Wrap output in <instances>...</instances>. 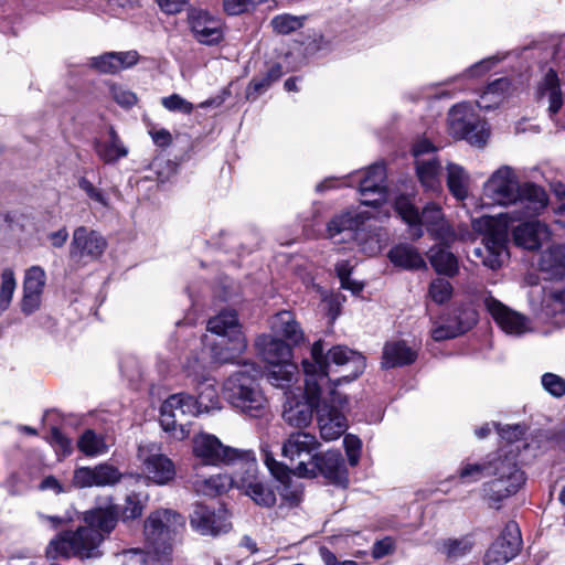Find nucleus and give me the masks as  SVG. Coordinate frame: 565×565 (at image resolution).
I'll list each match as a JSON object with an SVG mask.
<instances>
[{
	"label": "nucleus",
	"instance_id": "19",
	"mask_svg": "<svg viewBox=\"0 0 565 565\" xmlns=\"http://www.w3.org/2000/svg\"><path fill=\"white\" fill-rule=\"evenodd\" d=\"M521 546L522 537L519 525L514 521H510L486 552L484 565L507 564L519 554Z\"/></svg>",
	"mask_w": 565,
	"mask_h": 565
},
{
	"label": "nucleus",
	"instance_id": "29",
	"mask_svg": "<svg viewBox=\"0 0 565 565\" xmlns=\"http://www.w3.org/2000/svg\"><path fill=\"white\" fill-rule=\"evenodd\" d=\"M192 487L198 494L216 497L226 492L232 487L236 488V472L233 476L216 473L206 478L195 476Z\"/></svg>",
	"mask_w": 565,
	"mask_h": 565
},
{
	"label": "nucleus",
	"instance_id": "58",
	"mask_svg": "<svg viewBox=\"0 0 565 565\" xmlns=\"http://www.w3.org/2000/svg\"><path fill=\"white\" fill-rule=\"evenodd\" d=\"M143 507L137 494L127 495L125 505L120 509L119 514L124 521L134 520L142 514Z\"/></svg>",
	"mask_w": 565,
	"mask_h": 565
},
{
	"label": "nucleus",
	"instance_id": "55",
	"mask_svg": "<svg viewBox=\"0 0 565 565\" xmlns=\"http://www.w3.org/2000/svg\"><path fill=\"white\" fill-rule=\"evenodd\" d=\"M489 138V128L486 121L478 119L460 139L467 140L470 145L482 147Z\"/></svg>",
	"mask_w": 565,
	"mask_h": 565
},
{
	"label": "nucleus",
	"instance_id": "63",
	"mask_svg": "<svg viewBox=\"0 0 565 565\" xmlns=\"http://www.w3.org/2000/svg\"><path fill=\"white\" fill-rule=\"evenodd\" d=\"M501 61L499 56H490L476 64H473L467 72L466 75L470 77L480 76L490 71L497 63Z\"/></svg>",
	"mask_w": 565,
	"mask_h": 565
},
{
	"label": "nucleus",
	"instance_id": "53",
	"mask_svg": "<svg viewBox=\"0 0 565 565\" xmlns=\"http://www.w3.org/2000/svg\"><path fill=\"white\" fill-rule=\"evenodd\" d=\"M428 295L434 302L443 305L450 300L452 286L445 278H436L429 285Z\"/></svg>",
	"mask_w": 565,
	"mask_h": 565
},
{
	"label": "nucleus",
	"instance_id": "9",
	"mask_svg": "<svg viewBox=\"0 0 565 565\" xmlns=\"http://www.w3.org/2000/svg\"><path fill=\"white\" fill-rule=\"evenodd\" d=\"M184 518L169 509L152 512L145 522V537L157 554H167L172 542L184 527Z\"/></svg>",
	"mask_w": 565,
	"mask_h": 565
},
{
	"label": "nucleus",
	"instance_id": "42",
	"mask_svg": "<svg viewBox=\"0 0 565 565\" xmlns=\"http://www.w3.org/2000/svg\"><path fill=\"white\" fill-rule=\"evenodd\" d=\"M511 90V82L508 78H498L488 85L477 105L479 108L491 109L510 96Z\"/></svg>",
	"mask_w": 565,
	"mask_h": 565
},
{
	"label": "nucleus",
	"instance_id": "7",
	"mask_svg": "<svg viewBox=\"0 0 565 565\" xmlns=\"http://www.w3.org/2000/svg\"><path fill=\"white\" fill-rule=\"evenodd\" d=\"M472 227L483 234V246L475 248L473 256L489 269L502 267L509 258L507 225L492 216H481L472 220Z\"/></svg>",
	"mask_w": 565,
	"mask_h": 565
},
{
	"label": "nucleus",
	"instance_id": "39",
	"mask_svg": "<svg viewBox=\"0 0 565 565\" xmlns=\"http://www.w3.org/2000/svg\"><path fill=\"white\" fill-rule=\"evenodd\" d=\"M211 363H215L211 355L210 361H207L204 353L192 354L186 360L183 371L193 385L204 384L213 379L211 376Z\"/></svg>",
	"mask_w": 565,
	"mask_h": 565
},
{
	"label": "nucleus",
	"instance_id": "10",
	"mask_svg": "<svg viewBox=\"0 0 565 565\" xmlns=\"http://www.w3.org/2000/svg\"><path fill=\"white\" fill-rule=\"evenodd\" d=\"M199 406L192 395L173 394L168 397L160 408V424L175 439L182 440L189 435L190 419L199 414Z\"/></svg>",
	"mask_w": 565,
	"mask_h": 565
},
{
	"label": "nucleus",
	"instance_id": "57",
	"mask_svg": "<svg viewBox=\"0 0 565 565\" xmlns=\"http://www.w3.org/2000/svg\"><path fill=\"white\" fill-rule=\"evenodd\" d=\"M162 106L169 111H178L182 114H191L193 110V104L188 102L185 98L178 94L163 97L161 99Z\"/></svg>",
	"mask_w": 565,
	"mask_h": 565
},
{
	"label": "nucleus",
	"instance_id": "31",
	"mask_svg": "<svg viewBox=\"0 0 565 565\" xmlns=\"http://www.w3.org/2000/svg\"><path fill=\"white\" fill-rule=\"evenodd\" d=\"M476 322L477 313L475 310H462L456 324H435L430 330L431 338L435 341H444L456 338L470 330Z\"/></svg>",
	"mask_w": 565,
	"mask_h": 565
},
{
	"label": "nucleus",
	"instance_id": "45",
	"mask_svg": "<svg viewBox=\"0 0 565 565\" xmlns=\"http://www.w3.org/2000/svg\"><path fill=\"white\" fill-rule=\"evenodd\" d=\"M298 374V367L290 360L279 362L270 365L267 373V379L271 385L280 388H287L291 385L296 375Z\"/></svg>",
	"mask_w": 565,
	"mask_h": 565
},
{
	"label": "nucleus",
	"instance_id": "56",
	"mask_svg": "<svg viewBox=\"0 0 565 565\" xmlns=\"http://www.w3.org/2000/svg\"><path fill=\"white\" fill-rule=\"evenodd\" d=\"M444 546L448 557L459 558L472 550L473 542L469 537H462L458 540H448Z\"/></svg>",
	"mask_w": 565,
	"mask_h": 565
},
{
	"label": "nucleus",
	"instance_id": "14",
	"mask_svg": "<svg viewBox=\"0 0 565 565\" xmlns=\"http://www.w3.org/2000/svg\"><path fill=\"white\" fill-rule=\"evenodd\" d=\"M136 457L142 475L154 484L163 486L174 479V463L162 452L160 444L153 441L139 443Z\"/></svg>",
	"mask_w": 565,
	"mask_h": 565
},
{
	"label": "nucleus",
	"instance_id": "11",
	"mask_svg": "<svg viewBox=\"0 0 565 565\" xmlns=\"http://www.w3.org/2000/svg\"><path fill=\"white\" fill-rule=\"evenodd\" d=\"M194 458L203 466H237L248 457L250 451H243L225 446L216 436L200 433L192 439Z\"/></svg>",
	"mask_w": 565,
	"mask_h": 565
},
{
	"label": "nucleus",
	"instance_id": "36",
	"mask_svg": "<svg viewBox=\"0 0 565 565\" xmlns=\"http://www.w3.org/2000/svg\"><path fill=\"white\" fill-rule=\"evenodd\" d=\"M271 329L291 344H299L303 341V332L290 311L278 312L271 320Z\"/></svg>",
	"mask_w": 565,
	"mask_h": 565
},
{
	"label": "nucleus",
	"instance_id": "62",
	"mask_svg": "<svg viewBox=\"0 0 565 565\" xmlns=\"http://www.w3.org/2000/svg\"><path fill=\"white\" fill-rule=\"evenodd\" d=\"M435 151L436 148L428 139H419L413 146V156L415 158V162H418V159L436 157Z\"/></svg>",
	"mask_w": 565,
	"mask_h": 565
},
{
	"label": "nucleus",
	"instance_id": "50",
	"mask_svg": "<svg viewBox=\"0 0 565 565\" xmlns=\"http://www.w3.org/2000/svg\"><path fill=\"white\" fill-rule=\"evenodd\" d=\"M305 17L288 13L278 14L270 21L273 30L278 34H289L302 28Z\"/></svg>",
	"mask_w": 565,
	"mask_h": 565
},
{
	"label": "nucleus",
	"instance_id": "16",
	"mask_svg": "<svg viewBox=\"0 0 565 565\" xmlns=\"http://www.w3.org/2000/svg\"><path fill=\"white\" fill-rule=\"evenodd\" d=\"M102 535L97 530L86 526L78 527L75 532H64L55 540H52L47 554L51 556L62 555H79L88 557L103 541Z\"/></svg>",
	"mask_w": 565,
	"mask_h": 565
},
{
	"label": "nucleus",
	"instance_id": "2",
	"mask_svg": "<svg viewBox=\"0 0 565 565\" xmlns=\"http://www.w3.org/2000/svg\"><path fill=\"white\" fill-rule=\"evenodd\" d=\"M491 476L492 480L483 483V498L491 508L499 509L500 503L515 494L525 482L524 472L518 467L512 451L498 452L493 458L480 462H466L459 470L463 482H476Z\"/></svg>",
	"mask_w": 565,
	"mask_h": 565
},
{
	"label": "nucleus",
	"instance_id": "22",
	"mask_svg": "<svg viewBox=\"0 0 565 565\" xmlns=\"http://www.w3.org/2000/svg\"><path fill=\"white\" fill-rule=\"evenodd\" d=\"M320 443L317 437L307 431L291 433L282 443L281 455L296 462V466L301 462H308L317 454Z\"/></svg>",
	"mask_w": 565,
	"mask_h": 565
},
{
	"label": "nucleus",
	"instance_id": "27",
	"mask_svg": "<svg viewBox=\"0 0 565 565\" xmlns=\"http://www.w3.org/2000/svg\"><path fill=\"white\" fill-rule=\"evenodd\" d=\"M139 61L137 51L107 52L90 58V66L100 73L115 74L130 68Z\"/></svg>",
	"mask_w": 565,
	"mask_h": 565
},
{
	"label": "nucleus",
	"instance_id": "37",
	"mask_svg": "<svg viewBox=\"0 0 565 565\" xmlns=\"http://www.w3.org/2000/svg\"><path fill=\"white\" fill-rule=\"evenodd\" d=\"M119 507L109 505L98 508L85 514V521L89 527L97 530L102 535L113 531L117 524Z\"/></svg>",
	"mask_w": 565,
	"mask_h": 565
},
{
	"label": "nucleus",
	"instance_id": "46",
	"mask_svg": "<svg viewBox=\"0 0 565 565\" xmlns=\"http://www.w3.org/2000/svg\"><path fill=\"white\" fill-rule=\"evenodd\" d=\"M282 68L279 64L271 65L267 72L260 76L254 77L246 90V97L256 99L265 93L275 82L282 76Z\"/></svg>",
	"mask_w": 565,
	"mask_h": 565
},
{
	"label": "nucleus",
	"instance_id": "13",
	"mask_svg": "<svg viewBox=\"0 0 565 565\" xmlns=\"http://www.w3.org/2000/svg\"><path fill=\"white\" fill-rule=\"evenodd\" d=\"M236 488L259 507L271 508L276 504V493L271 484L258 475L257 462L252 451L236 470Z\"/></svg>",
	"mask_w": 565,
	"mask_h": 565
},
{
	"label": "nucleus",
	"instance_id": "51",
	"mask_svg": "<svg viewBox=\"0 0 565 565\" xmlns=\"http://www.w3.org/2000/svg\"><path fill=\"white\" fill-rule=\"evenodd\" d=\"M46 282V275L42 267L32 266L24 275L23 291L42 295Z\"/></svg>",
	"mask_w": 565,
	"mask_h": 565
},
{
	"label": "nucleus",
	"instance_id": "20",
	"mask_svg": "<svg viewBox=\"0 0 565 565\" xmlns=\"http://www.w3.org/2000/svg\"><path fill=\"white\" fill-rule=\"evenodd\" d=\"M483 303L493 320L507 334L520 337L532 330L527 317L507 307L493 296L487 295L483 298Z\"/></svg>",
	"mask_w": 565,
	"mask_h": 565
},
{
	"label": "nucleus",
	"instance_id": "5",
	"mask_svg": "<svg viewBox=\"0 0 565 565\" xmlns=\"http://www.w3.org/2000/svg\"><path fill=\"white\" fill-rule=\"evenodd\" d=\"M207 331L217 335L214 342H207L211 356L217 364L233 363L245 351L247 341L234 310H224L207 321Z\"/></svg>",
	"mask_w": 565,
	"mask_h": 565
},
{
	"label": "nucleus",
	"instance_id": "49",
	"mask_svg": "<svg viewBox=\"0 0 565 565\" xmlns=\"http://www.w3.org/2000/svg\"><path fill=\"white\" fill-rule=\"evenodd\" d=\"M17 288V280L14 271L11 268H6L1 273L0 286V315L3 313L10 306L13 294Z\"/></svg>",
	"mask_w": 565,
	"mask_h": 565
},
{
	"label": "nucleus",
	"instance_id": "64",
	"mask_svg": "<svg viewBox=\"0 0 565 565\" xmlns=\"http://www.w3.org/2000/svg\"><path fill=\"white\" fill-rule=\"evenodd\" d=\"M121 565H147L146 553L141 550H129L120 555Z\"/></svg>",
	"mask_w": 565,
	"mask_h": 565
},
{
	"label": "nucleus",
	"instance_id": "41",
	"mask_svg": "<svg viewBox=\"0 0 565 565\" xmlns=\"http://www.w3.org/2000/svg\"><path fill=\"white\" fill-rule=\"evenodd\" d=\"M390 260L405 269H419L426 266V263L417 249L407 244H401L388 252Z\"/></svg>",
	"mask_w": 565,
	"mask_h": 565
},
{
	"label": "nucleus",
	"instance_id": "35",
	"mask_svg": "<svg viewBox=\"0 0 565 565\" xmlns=\"http://www.w3.org/2000/svg\"><path fill=\"white\" fill-rule=\"evenodd\" d=\"M478 119L479 116L475 114L473 107L470 104H457L448 114L450 132L455 137L461 138Z\"/></svg>",
	"mask_w": 565,
	"mask_h": 565
},
{
	"label": "nucleus",
	"instance_id": "54",
	"mask_svg": "<svg viewBox=\"0 0 565 565\" xmlns=\"http://www.w3.org/2000/svg\"><path fill=\"white\" fill-rule=\"evenodd\" d=\"M541 385L554 398H562L565 395V379L558 374L552 372L544 373L541 376Z\"/></svg>",
	"mask_w": 565,
	"mask_h": 565
},
{
	"label": "nucleus",
	"instance_id": "1",
	"mask_svg": "<svg viewBox=\"0 0 565 565\" xmlns=\"http://www.w3.org/2000/svg\"><path fill=\"white\" fill-rule=\"evenodd\" d=\"M483 195L493 204L518 206L513 220L535 216L548 204L546 191L533 182L521 183L510 166H501L489 177L483 184Z\"/></svg>",
	"mask_w": 565,
	"mask_h": 565
},
{
	"label": "nucleus",
	"instance_id": "44",
	"mask_svg": "<svg viewBox=\"0 0 565 565\" xmlns=\"http://www.w3.org/2000/svg\"><path fill=\"white\" fill-rule=\"evenodd\" d=\"M429 260L435 270L447 276H455L458 271V260L448 249L437 246L429 250Z\"/></svg>",
	"mask_w": 565,
	"mask_h": 565
},
{
	"label": "nucleus",
	"instance_id": "17",
	"mask_svg": "<svg viewBox=\"0 0 565 565\" xmlns=\"http://www.w3.org/2000/svg\"><path fill=\"white\" fill-rule=\"evenodd\" d=\"M323 387L313 377L305 376V399L288 396L284 405L282 419L291 427L305 428L312 420L313 409L317 411Z\"/></svg>",
	"mask_w": 565,
	"mask_h": 565
},
{
	"label": "nucleus",
	"instance_id": "6",
	"mask_svg": "<svg viewBox=\"0 0 565 565\" xmlns=\"http://www.w3.org/2000/svg\"><path fill=\"white\" fill-rule=\"evenodd\" d=\"M394 207L402 220L409 225L413 238H420L423 236L422 226H425L436 239L445 245L455 241L456 235L444 218L441 209L438 205L434 203L427 204L419 214L411 199L401 195L395 199Z\"/></svg>",
	"mask_w": 565,
	"mask_h": 565
},
{
	"label": "nucleus",
	"instance_id": "33",
	"mask_svg": "<svg viewBox=\"0 0 565 565\" xmlns=\"http://www.w3.org/2000/svg\"><path fill=\"white\" fill-rule=\"evenodd\" d=\"M539 267L548 279L562 278L565 275V245H553L545 249L541 254Z\"/></svg>",
	"mask_w": 565,
	"mask_h": 565
},
{
	"label": "nucleus",
	"instance_id": "26",
	"mask_svg": "<svg viewBox=\"0 0 565 565\" xmlns=\"http://www.w3.org/2000/svg\"><path fill=\"white\" fill-rule=\"evenodd\" d=\"M189 22L195 39L202 44H217L223 39L221 21L205 11H192Z\"/></svg>",
	"mask_w": 565,
	"mask_h": 565
},
{
	"label": "nucleus",
	"instance_id": "12",
	"mask_svg": "<svg viewBox=\"0 0 565 565\" xmlns=\"http://www.w3.org/2000/svg\"><path fill=\"white\" fill-rule=\"evenodd\" d=\"M327 232L335 244L355 241L359 248L369 256L380 253L382 248L379 236L359 228V221L350 213L333 217L328 223Z\"/></svg>",
	"mask_w": 565,
	"mask_h": 565
},
{
	"label": "nucleus",
	"instance_id": "30",
	"mask_svg": "<svg viewBox=\"0 0 565 565\" xmlns=\"http://www.w3.org/2000/svg\"><path fill=\"white\" fill-rule=\"evenodd\" d=\"M262 359L269 365L290 360L291 348L281 339H275L270 335H260L256 340Z\"/></svg>",
	"mask_w": 565,
	"mask_h": 565
},
{
	"label": "nucleus",
	"instance_id": "18",
	"mask_svg": "<svg viewBox=\"0 0 565 565\" xmlns=\"http://www.w3.org/2000/svg\"><path fill=\"white\" fill-rule=\"evenodd\" d=\"M107 242L98 232L79 226L73 232L70 245L71 258L77 264L97 260L105 252Z\"/></svg>",
	"mask_w": 565,
	"mask_h": 565
},
{
	"label": "nucleus",
	"instance_id": "34",
	"mask_svg": "<svg viewBox=\"0 0 565 565\" xmlns=\"http://www.w3.org/2000/svg\"><path fill=\"white\" fill-rule=\"evenodd\" d=\"M536 98L540 102L547 100L548 110L552 115L556 114L563 106V96L557 74L553 70H550L537 85Z\"/></svg>",
	"mask_w": 565,
	"mask_h": 565
},
{
	"label": "nucleus",
	"instance_id": "3",
	"mask_svg": "<svg viewBox=\"0 0 565 565\" xmlns=\"http://www.w3.org/2000/svg\"><path fill=\"white\" fill-rule=\"evenodd\" d=\"M311 359L302 361L305 376L313 377L323 388H335L342 380L353 381L366 366L365 358L345 345H334L324 353L321 340L312 344Z\"/></svg>",
	"mask_w": 565,
	"mask_h": 565
},
{
	"label": "nucleus",
	"instance_id": "48",
	"mask_svg": "<svg viewBox=\"0 0 565 565\" xmlns=\"http://www.w3.org/2000/svg\"><path fill=\"white\" fill-rule=\"evenodd\" d=\"M77 446L82 452L90 457L104 455L109 448L104 436L96 434L92 429H87L82 434Z\"/></svg>",
	"mask_w": 565,
	"mask_h": 565
},
{
	"label": "nucleus",
	"instance_id": "38",
	"mask_svg": "<svg viewBox=\"0 0 565 565\" xmlns=\"http://www.w3.org/2000/svg\"><path fill=\"white\" fill-rule=\"evenodd\" d=\"M416 164V173L420 184L428 191L440 190V162L436 157L427 159H418Z\"/></svg>",
	"mask_w": 565,
	"mask_h": 565
},
{
	"label": "nucleus",
	"instance_id": "52",
	"mask_svg": "<svg viewBox=\"0 0 565 565\" xmlns=\"http://www.w3.org/2000/svg\"><path fill=\"white\" fill-rule=\"evenodd\" d=\"M108 92L113 100L125 108L132 107L138 100L137 95L126 85L120 83L109 82Z\"/></svg>",
	"mask_w": 565,
	"mask_h": 565
},
{
	"label": "nucleus",
	"instance_id": "60",
	"mask_svg": "<svg viewBox=\"0 0 565 565\" xmlns=\"http://www.w3.org/2000/svg\"><path fill=\"white\" fill-rule=\"evenodd\" d=\"M265 0H224V10L231 15H237Z\"/></svg>",
	"mask_w": 565,
	"mask_h": 565
},
{
	"label": "nucleus",
	"instance_id": "23",
	"mask_svg": "<svg viewBox=\"0 0 565 565\" xmlns=\"http://www.w3.org/2000/svg\"><path fill=\"white\" fill-rule=\"evenodd\" d=\"M121 477L113 465L99 463L93 468H77L74 471L73 484L77 488L107 487L118 483Z\"/></svg>",
	"mask_w": 565,
	"mask_h": 565
},
{
	"label": "nucleus",
	"instance_id": "28",
	"mask_svg": "<svg viewBox=\"0 0 565 565\" xmlns=\"http://www.w3.org/2000/svg\"><path fill=\"white\" fill-rule=\"evenodd\" d=\"M548 238V227L539 220L524 222L513 231L515 244L525 249H536Z\"/></svg>",
	"mask_w": 565,
	"mask_h": 565
},
{
	"label": "nucleus",
	"instance_id": "8",
	"mask_svg": "<svg viewBox=\"0 0 565 565\" xmlns=\"http://www.w3.org/2000/svg\"><path fill=\"white\" fill-rule=\"evenodd\" d=\"M347 404V397L334 387L323 388L317 406V423L323 440H335L348 429Z\"/></svg>",
	"mask_w": 565,
	"mask_h": 565
},
{
	"label": "nucleus",
	"instance_id": "47",
	"mask_svg": "<svg viewBox=\"0 0 565 565\" xmlns=\"http://www.w3.org/2000/svg\"><path fill=\"white\" fill-rule=\"evenodd\" d=\"M194 386L198 391V397L194 399L199 406V414L207 413L218 407L220 399L214 379L204 384H195Z\"/></svg>",
	"mask_w": 565,
	"mask_h": 565
},
{
	"label": "nucleus",
	"instance_id": "43",
	"mask_svg": "<svg viewBox=\"0 0 565 565\" xmlns=\"http://www.w3.org/2000/svg\"><path fill=\"white\" fill-rule=\"evenodd\" d=\"M95 150L98 157L106 163H113L128 154V149L124 146L114 128L109 129V140L105 142L97 141Z\"/></svg>",
	"mask_w": 565,
	"mask_h": 565
},
{
	"label": "nucleus",
	"instance_id": "25",
	"mask_svg": "<svg viewBox=\"0 0 565 565\" xmlns=\"http://www.w3.org/2000/svg\"><path fill=\"white\" fill-rule=\"evenodd\" d=\"M527 296L534 311L545 317L565 316V288L546 292L544 287L534 284Z\"/></svg>",
	"mask_w": 565,
	"mask_h": 565
},
{
	"label": "nucleus",
	"instance_id": "59",
	"mask_svg": "<svg viewBox=\"0 0 565 565\" xmlns=\"http://www.w3.org/2000/svg\"><path fill=\"white\" fill-rule=\"evenodd\" d=\"M343 445L345 448L349 463L351 466H356L360 459V451L362 447L361 440L356 436L349 434L345 435L343 439Z\"/></svg>",
	"mask_w": 565,
	"mask_h": 565
},
{
	"label": "nucleus",
	"instance_id": "15",
	"mask_svg": "<svg viewBox=\"0 0 565 565\" xmlns=\"http://www.w3.org/2000/svg\"><path fill=\"white\" fill-rule=\"evenodd\" d=\"M294 473L301 478H315L322 475L331 483L345 488L349 483L348 471L339 451L316 454L308 462L295 466Z\"/></svg>",
	"mask_w": 565,
	"mask_h": 565
},
{
	"label": "nucleus",
	"instance_id": "21",
	"mask_svg": "<svg viewBox=\"0 0 565 565\" xmlns=\"http://www.w3.org/2000/svg\"><path fill=\"white\" fill-rule=\"evenodd\" d=\"M191 527L201 535L217 536L232 529L230 514L225 509L212 510L196 504L190 514Z\"/></svg>",
	"mask_w": 565,
	"mask_h": 565
},
{
	"label": "nucleus",
	"instance_id": "24",
	"mask_svg": "<svg viewBox=\"0 0 565 565\" xmlns=\"http://www.w3.org/2000/svg\"><path fill=\"white\" fill-rule=\"evenodd\" d=\"M386 171L382 163L373 164L364 172L363 178L359 180L363 204L376 206L387 200L384 185Z\"/></svg>",
	"mask_w": 565,
	"mask_h": 565
},
{
	"label": "nucleus",
	"instance_id": "40",
	"mask_svg": "<svg viewBox=\"0 0 565 565\" xmlns=\"http://www.w3.org/2000/svg\"><path fill=\"white\" fill-rule=\"evenodd\" d=\"M447 170V186L449 192L457 200H465L469 194L470 175L469 173L457 163H448Z\"/></svg>",
	"mask_w": 565,
	"mask_h": 565
},
{
	"label": "nucleus",
	"instance_id": "4",
	"mask_svg": "<svg viewBox=\"0 0 565 565\" xmlns=\"http://www.w3.org/2000/svg\"><path fill=\"white\" fill-rule=\"evenodd\" d=\"M260 371L245 363L232 373L223 384L225 399L238 413L250 418H260L268 413V399L265 396L257 377Z\"/></svg>",
	"mask_w": 565,
	"mask_h": 565
},
{
	"label": "nucleus",
	"instance_id": "61",
	"mask_svg": "<svg viewBox=\"0 0 565 565\" xmlns=\"http://www.w3.org/2000/svg\"><path fill=\"white\" fill-rule=\"evenodd\" d=\"M78 186L82 189L86 195L93 200L94 202L100 204L102 206H108V200L104 195V193L97 189L90 181L86 178H81L78 180Z\"/></svg>",
	"mask_w": 565,
	"mask_h": 565
},
{
	"label": "nucleus",
	"instance_id": "32",
	"mask_svg": "<svg viewBox=\"0 0 565 565\" xmlns=\"http://www.w3.org/2000/svg\"><path fill=\"white\" fill-rule=\"evenodd\" d=\"M417 353L404 341H392L385 343L382 354V366L384 369L398 367L415 362Z\"/></svg>",
	"mask_w": 565,
	"mask_h": 565
}]
</instances>
